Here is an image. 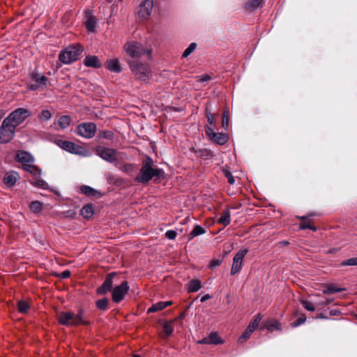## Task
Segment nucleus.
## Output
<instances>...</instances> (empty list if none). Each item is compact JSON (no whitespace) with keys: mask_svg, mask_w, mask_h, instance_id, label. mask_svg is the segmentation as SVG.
Wrapping results in <instances>:
<instances>
[{"mask_svg":"<svg viewBox=\"0 0 357 357\" xmlns=\"http://www.w3.org/2000/svg\"><path fill=\"white\" fill-rule=\"evenodd\" d=\"M153 161L152 158L147 156L143 160L139 174L135 178V181L143 184L148 183L152 178H155V181H159L164 176V172L159 168L153 167Z\"/></svg>","mask_w":357,"mask_h":357,"instance_id":"1","label":"nucleus"},{"mask_svg":"<svg viewBox=\"0 0 357 357\" xmlns=\"http://www.w3.org/2000/svg\"><path fill=\"white\" fill-rule=\"evenodd\" d=\"M58 320L60 324L67 326H76L79 325L88 326L90 321L83 309L79 308L75 314L71 311H63L59 314Z\"/></svg>","mask_w":357,"mask_h":357,"instance_id":"2","label":"nucleus"},{"mask_svg":"<svg viewBox=\"0 0 357 357\" xmlns=\"http://www.w3.org/2000/svg\"><path fill=\"white\" fill-rule=\"evenodd\" d=\"M82 52L83 47L79 44L69 45L60 52L59 61L64 64H70L77 61Z\"/></svg>","mask_w":357,"mask_h":357,"instance_id":"3","label":"nucleus"},{"mask_svg":"<svg viewBox=\"0 0 357 357\" xmlns=\"http://www.w3.org/2000/svg\"><path fill=\"white\" fill-rule=\"evenodd\" d=\"M130 70L136 76L137 79L142 81L149 79L151 76L150 67L137 60L130 61L128 62Z\"/></svg>","mask_w":357,"mask_h":357,"instance_id":"4","label":"nucleus"},{"mask_svg":"<svg viewBox=\"0 0 357 357\" xmlns=\"http://www.w3.org/2000/svg\"><path fill=\"white\" fill-rule=\"evenodd\" d=\"M23 169L33 176V178L29 180L31 185L42 189H46L48 187L47 182L40 178L41 169L37 166L31 164H25Z\"/></svg>","mask_w":357,"mask_h":357,"instance_id":"5","label":"nucleus"},{"mask_svg":"<svg viewBox=\"0 0 357 357\" xmlns=\"http://www.w3.org/2000/svg\"><path fill=\"white\" fill-rule=\"evenodd\" d=\"M31 115V112L25 108H17L12 112L6 119L9 123L17 128L25 119Z\"/></svg>","mask_w":357,"mask_h":357,"instance_id":"6","label":"nucleus"},{"mask_svg":"<svg viewBox=\"0 0 357 357\" xmlns=\"http://www.w3.org/2000/svg\"><path fill=\"white\" fill-rule=\"evenodd\" d=\"M124 50L127 54L132 58L139 57L146 53L150 56L151 54V50H146L142 44L135 41L126 43L124 45Z\"/></svg>","mask_w":357,"mask_h":357,"instance_id":"7","label":"nucleus"},{"mask_svg":"<svg viewBox=\"0 0 357 357\" xmlns=\"http://www.w3.org/2000/svg\"><path fill=\"white\" fill-rule=\"evenodd\" d=\"M16 128L4 119L0 127V143L6 144L14 137Z\"/></svg>","mask_w":357,"mask_h":357,"instance_id":"8","label":"nucleus"},{"mask_svg":"<svg viewBox=\"0 0 357 357\" xmlns=\"http://www.w3.org/2000/svg\"><path fill=\"white\" fill-rule=\"evenodd\" d=\"M96 153L108 162L114 163L117 161V151L116 149L98 146L96 148Z\"/></svg>","mask_w":357,"mask_h":357,"instance_id":"9","label":"nucleus"},{"mask_svg":"<svg viewBox=\"0 0 357 357\" xmlns=\"http://www.w3.org/2000/svg\"><path fill=\"white\" fill-rule=\"evenodd\" d=\"M56 144L59 147L69 153L79 155H85L84 153L86 152V150L82 146H79L74 142L66 140L58 139L56 141Z\"/></svg>","mask_w":357,"mask_h":357,"instance_id":"10","label":"nucleus"},{"mask_svg":"<svg viewBox=\"0 0 357 357\" xmlns=\"http://www.w3.org/2000/svg\"><path fill=\"white\" fill-rule=\"evenodd\" d=\"M77 134L86 139L93 138L96 132V125L92 122L82 123L77 126Z\"/></svg>","mask_w":357,"mask_h":357,"instance_id":"11","label":"nucleus"},{"mask_svg":"<svg viewBox=\"0 0 357 357\" xmlns=\"http://www.w3.org/2000/svg\"><path fill=\"white\" fill-rule=\"evenodd\" d=\"M129 289L130 287L127 281L115 286L112 291V301L116 303H120L123 300Z\"/></svg>","mask_w":357,"mask_h":357,"instance_id":"12","label":"nucleus"},{"mask_svg":"<svg viewBox=\"0 0 357 357\" xmlns=\"http://www.w3.org/2000/svg\"><path fill=\"white\" fill-rule=\"evenodd\" d=\"M153 7V0H142L137 11L139 17L147 20L151 14Z\"/></svg>","mask_w":357,"mask_h":357,"instance_id":"13","label":"nucleus"},{"mask_svg":"<svg viewBox=\"0 0 357 357\" xmlns=\"http://www.w3.org/2000/svg\"><path fill=\"white\" fill-rule=\"evenodd\" d=\"M248 252V250L247 249L240 250L235 255L233 259V264L231 268V275H235L241 271L242 268L243 260Z\"/></svg>","mask_w":357,"mask_h":357,"instance_id":"14","label":"nucleus"},{"mask_svg":"<svg viewBox=\"0 0 357 357\" xmlns=\"http://www.w3.org/2000/svg\"><path fill=\"white\" fill-rule=\"evenodd\" d=\"M116 275L115 272L109 273L103 283L97 289L96 293L100 295H105L107 292L112 291L113 278Z\"/></svg>","mask_w":357,"mask_h":357,"instance_id":"15","label":"nucleus"},{"mask_svg":"<svg viewBox=\"0 0 357 357\" xmlns=\"http://www.w3.org/2000/svg\"><path fill=\"white\" fill-rule=\"evenodd\" d=\"M19 174L15 171L6 172L3 176V183L8 187L13 186L19 179Z\"/></svg>","mask_w":357,"mask_h":357,"instance_id":"16","label":"nucleus"},{"mask_svg":"<svg viewBox=\"0 0 357 357\" xmlns=\"http://www.w3.org/2000/svg\"><path fill=\"white\" fill-rule=\"evenodd\" d=\"M16 160L22 164L24 167L25 164H30L33 161V158L31 154L24 151H19L16 155Z\"/></svg>","mask_w":357,"mask_h":357,"instance_id":"17","label":"nucleus"},{"mask_svg":"<svg viewBox=\"0 0 357 357\" xmlns=\"http://www.w3.org/2000/svg\"><path fill=\"white\" fill-rule=\"evenodd\" d=\"M199 344H219L222 343V339L219 337L218 334L215 332L211 333L208 337L203 338L198 342Z\"/></svg>","mask_w":357,"mask_h":357,"instance_id":"18","label":"nucleus"},{"mask_svg":"<svg viewBox=\"0 0 357 357\" xmlns=\"http://www.w3.org/2000/svg\"><path fill=\"white\" fill-rule=\"evenodd\" d=\"M84 64L87 67L99 68L101 67V63L96 56L89 55L85 57L83 61Z\"/></svg>","mask_w":357,"mask_h":357,"instance_id":"19","label":"nucleus"},{"mask_svg":"<svg viewBox=\"0 0 357 357\" xmlns=\"http://www.w3.org/2000/svg\"><path fill=\"white\" fill-rule=\"evenodd\" d=\"M31 79L36 83L38 84L41 88L44 89L47 86V77L43 75H40L38 73H33L31 74Z\"/></svg>","mask_w":357,"mask_h":357,"instance_id":"20","label":"nucleus"},{"mask_svg":"<svg viewBox=\"0 0 357 357\" xmlns=\"http://www.w3.org/2000/svg\"><path fill=\"white\" fill-rule=\"evenodd\" d=\"M172 304V301H160V302H158L155 304H153L151 305V307H149L148 309V311L147 312L148 313H153V312H158V311H160L163 309H165V307L171 305Z\"/></svg>","mask_w":357,"mask_h":357,"instance_id":"21","label":"nucleus"},{"mask_svg":"<svg viewBox=\"0 0 357 357\" xmlns=\"http://www.w3.org/2000/svg\"><path fill=\"white\" fill-rule=\"evenodd\" d=\"M80 190L82 193L88 197H100L101 196V193L99 191L88 185H82Z\"/></svg>","mask_w":357,"mask_h":357,"instance_id":"22","label":"nucleus"},{"mask_svg":"<svg viewBox=\"0 0 357 357\" xmlns=\"http://www.w3.org/2000/svg\"><path fill=\"white\" fill-rule=\"evenodd\" d=\"M231 222V215L229 209H225L221 213L220 217L218 219V223L226 227Z\"/></svg>","mask_w":357,"mask_h":357,"instance_id":"23","label":"nucleus"},{"mask_svg":"<svg viewBox=\"0 0 357 357\" xmlns=\"http://www.w3.org/2000/svg\"><path fill=\"white\" fill-rule=\"evenodd\" d=\"M106 67L108 70L114 73H120L122 70L119 61L117 59L107 61Z\"/></svg>","mask_w":357,"mask_h":357,"instance_id":"24","label":"nucleus"},{"mask_svg":"<svg viewBox=\"0 0 357 357\" xmlns=\"http://www.w3.org/2000/svg\"><path fill=\"white\" fill-rule=\"evenodd\" d=\"M211 141L220 145H223L228 141V136L226 134L221 132H216L211 139Z\"/></svg>","mask_w":357,"mask_h":357,"instance_id":"25","label":"nucleus"},{"mask_svg":"<svg viewBox=\"0 0 357 357\" xmlns=\"http://www.w3.org/2000/svg\"><path fill=\"white\" fill-rule=\"evenodd\" d=\"M263 4V0H249L245 5V8L248 11H253L261 7Z\"/></svg>","mask_w":357,"mask_h":357,"instance_id":"26","label":"nucleus"},{"mask_svg":"<svg viewBox=\"0 0 357 357\" xmlns=\"http://www.w3.org/2000/svg\"><path fill=\"white\" fill-rule=\"evenodd\" d=\"M82 216L86 219H89L93 215V208L92 204H87L82 207L80 211Z\"/></svg>","mask_w":357,"mask_h":357,"instance_id":"27","label":"nucleus"},{"mask_svg":"<svg viewBox=\"0 0 357 357\" xmlns=\"http://www.w3.org/2000/svg\"><path fill=\"white\" fill-rule=\"evenodd\" d=\"M202 288V283L199 280H192L188 283V291L196 292Z\"/></svg>","mask_w":357,"mask_h":357,"instance_id":"28","label":"nucleus"},{"mask_svg":"<svg viewBox=\"0 0 357 357\" xmlns=\"http://www.w3.org/2000/svg\"><path fill=\"white\" fill-rule=\"evenodd\" d=\"M71 119L68 115H63L59 117L58 120V124L62 129H65L68 127L70 124Z\"/></svg>","mask_w":357,"mask_h":357,"instance_id":"29","label":"nucleus"},{"mask_svg":"<svg viewBox=\"0 0 357 357\" xmlns=\"http://www.w3.org/2000/svg\"><path fill=\"white\" fill-rule=\"evenodd\" d=\"M343 290H344V289L337 287L335 284H328L323 289V293L324 294H330L341 292Z\"/></svg>","mask_w":357,"mask_h":357,"instance_id":"30","label":"nucleus"},{"mask_svg":"<svg viewBox=\"0 0 357 357\" xmlns=\"http://www.w3.org/2000/svg\"><path fill=\"white\" fill-rule=\"evenodd\" d=\"M262 319V316L260 313H258L255 316H254L253 319L248 326L249 328L252 329L254 331L259 326V324L260 323L261 320Z\"/></svg>","mask_w":357,"mask_h":357,"instance_id":"31","label":"nucleus"},{"mask_svg":"<svg viewBox=\"0 0 357 357\" xmlns=\"http://www.w3.org/2000/svg\"><path fill=\"white\" fill-rule=\"evenodd\" d=\"M29 208L32 212L38 213L43 209V203L39 201H33L30 203Z\"/></svg>","mask_w":357,"mask_h":357,"instance_id":"32","label":"nucleus"},{"mask_svg":"<svg viewBox=\"0 0 357 357\" xmlns=\"http://www.w3.org/2000/svg\"><path fill=\"white\" fill-rule=\"evenodd\" d=\"M254 332L252 329L249 328L248 326L244 331L243 334L238 337V342L243 343L245 342L251 335V334Z\"/></svg>","mask_w":357,"mask_h":357,"instance_id":"33","label":"nucleus"},{"mask_svg":"<svg viewBox=\"0 0 357 357\" xmlns=\"http://www.w3.org/2000/svg\"><path fill=\"white\" fill-rule=\"evenodd\" d=\"M206 230L200 225H196L190 234V238H194L199 235L203 234Z\"/></svg>","mask_w":357,"mask_h":357,"instance_id":"34","label":"nucleus"},{"mask_svg":"<svg viewBox=\"0 0 357 357\" xmlns=\"http://www.w3.org/2000/svg\"><path fill=\"white\" fill-rule=\"evenodd\" d=\"M108 299L106 298L98 300L96 303V307L100 310L105 311L108 307Z\"/></svg>","mask_w":357,"mask_h":357,"instance_id":"35","label":"nucleus"},{"mask_svg":"<svg viewBox=\"0 0 357 357\" xmlns=\"http://www.w3.org/2000/svg\"><path fill=\"white\" fill-rule=\"evenodd\" d=\"M173 322V321H170L165 322L163 324V330L167 337L170 336L174 331V328L172 326Z\"/></svg>","mask_w":357,"mask_h":357,"instance_id":"36","label":"nucleus"},{"mask_svg":"<svg viewBox=\"0 0 357 357\" xmlns=\"http://www.w3.org/2000/svg\"><path fill=\"white\" fill-rule=\"evenodd\" d=\"M311 220L309 219L307 220H305V222H301L299 225V229H310L314 231H317V227L311 224Z\"/></svg>","mask_w":357,"mask_h":357,"instance_id":"37","label":"nucleus"},{"mask_svg":"<svg viewBox=\"0 0 357 357\" xmlns=\"http://www.w3.org/2000/svg\"><path fill=\"white\" fill-rule=\"evenodd\" d=\"M29 309V305L24 301H20L17 303V310L21 313H26L28 310Z\"/></svg>","mask_w":357,"mask_h":357,"instance_id":"38","label":"nucleus"},{"mask_svg":"<svg viewBox=\"0 0 357 357\" xmlns=\"http://www.w3.org/2000/svg\"><path fill=\"white\" fill-rule=\"evenodd\" d=\"M197 44L195 43H192L187 49L183 52L182 54V57L186 58L188 57L190 54H192L196 49Z\"/></svg>","mask_w":357,"mask_h":357,"instance_id":"39","label":"nucleus"},{"mask_svg":"<svg viewBox=\"0 0 357 357\" xmlns=\"http://www.w3.org/2000/svg\"><path fill=\"white\" fill-rule=\"evenodd\" d=\"M86 27L89 31H93L96 27V22L93 17H89L86 22Z\"/></svg>","mask_w":357,"mask_h":357,"instance_id":"40","label":"nucleus"},{"mask_svg":"<svg viewBox=\"0 0 357 357\" xmlns=\"http://www.w3.org/2000/svg\"><path fill=\"white\" fill-rule=\"evenodd\" d=\"M306 321V317L305 314H302L295 321L291 323V326L293 328L298 327V326L304 324Z\"/></svg>","mask_w":357,"mask_h":357,"instance_id":"41","label":"nucleus"},{"mask_svg":"<svg viewBox=\"0 0 357 357\" xmlns=\"http://www.w3.org/2000/svg\"><path fill=\"white\" fill-rule=\"evenodd\" d=\"M342 266H357V257H353L342 261Z\"/></svg>","mask_w":357,"mask_h":357,"instance_id":"42","label":"nucleus"},{"mask_svg":"<svg viewBox=\"0 0 357 357\" xmlns=\"http://www.w3.org/2000/svg\"><path fill=\"white\" fill-rule=\"evenodd\" d=\"M52 117V114L49 110H43L39 115L40 119H41L43 121H46L49 119H50Z\"/></svg>","mask_w":357,"mask_h":357,"instance_id":"43","label":"nucleus"},{"mask_svg":"<svg viewBox=\"0 0 357 357\" xmlns=\"http://www.w3.org/2000/svg\"><path fill=\"white\" fill-rule=\"evenodd\" d=\"M222 126L223 128L227 130L229 127V116L228 112L225 111L222 114Z\"/></svg>","mask_w":357,"mask_h":357,"instance_id":"44","label":"nucleus"},{"mask_svg":"<svg viewBox=\"0 0 357 357\" xmlns=\"http://www.w3.org/2000/svg\"><path fill=\"white\" fill-rule=\"evenodd\" d=\"M301 304L308 311L313 312L315 310L314 305L309 301H302Z\"/></svg>","mask_w":357,"mask_h":357,"instance_id":"45","label":"nucleus"},{"mask_svg":"<svg viewBox=\"0 0 357 357\" xmlns=\"http://www.w3.org/2000/svg\"><path fill=\"white\" fill-rule=\"evenodd\" d=\"M279 326H280V324H279L278 321H270L266 325V328L269 331H273L274 329H278L279 328Z\"/></svg>","mask_w":357,"mask_h":357,"instance_id":"46","label":"nucleus"},{"mask_svg":"<svg viewBox=\"0 0 357 357\" xmlns=\"http://www.w3.org/2000/svg\"><path fill=\"white\" fill-rule=\"evenodd\" d=\"M195 153H198L200 156L211 157L213 156V153L211 151L206 149H199L196 151Z\"/></svg>","mask_w":357,"mask_h":357,"instance_id":"47","label":"nucleus"},{"mask_svg":"<svg viewBox=\"0 0 357 357\" xmlns=\"http://www.w3.org/2000/svg\"><path fill=\"white\" fill-rule=\"evenodd\" d=\"M177 233L174 230H168L165 233V236L168 239L174 240L176 237Z\"/></svg>","mask_w":357,"mask_h":357,"instance_id":"48","label":"nucleus"},{"mask_svg":"<svg viewBox=\"0 0 357 357\" xmlns=\"http://www.w3.org/2000/svg\"><path fill=\"white\" fill-rule=\"evenodd\" d=\"M102 137L105 139H112L114 137V134L110 130H105L102 132Z\"/></svg>","mask_w":357,"mask_h":357,"instance_id":"49","label":"nucleus"},{"mask_svg":"<svg viewBox=\"0 0 357 357\" xmlns=\"http://www.w3.org/2000/svg\"><path fill=\"white\" fill-rule=\"evenodd\" d=\"M206 133L211 139L212 137H213V135H215L216 132L213 131V130L208 126L206 127Z\"/></svg>","mask_w":357,"mask_h":357,"instance_id":"50","label":"nucleus"},{"mask_svg":"<svg viewBox=\"0 0 357 357\" xmlns=\"http://www.w3.org/2000/svg\"><path fill=\"white\" fill-rule=\"evenodd\" d=\"M221 264V261L219 259H213L210 263V268H213L220 266Z\"/></svg>","mask_w":357,"mask_h":357,"instance_id":"51","label":"nucleus"},{"mask_svg":"<svg viewBox=\"0 0 357 357\" xmlns=\"http://www.w3.org/2000/svg\"><path fill=\"white\" fill-rule=\"evenodd\" d=\"M329 314L331 316H340L342 312L339 309H331L329 310Z\"/></svg>","mask_w":357,"mask_h":357,"instance_id":"52","label":"nucleus"},{"mask_svg":"<svg viewBox=\"0 0 357 357\" xmlns=\"http://www.w3.org/2000/svg\"><path fill=\"white\" fill-rule=\"evenodd\" d=\"M133 165H131V164H126L123 167V169L125 172H127V173H129L130 172H132L133 170Z\"/></svg>","mask_w":357,"mask_h":357,"instance_id":"53","label":"nucleus"},{"mask_svg":"<svg viewBox=\"0 0 357 357\" xmlns=\"http://www.w3.org/2000/svg\"><path fill=\"white\" fill-rule=\"evenodd\" d=\"M206 117H207V121H208V123L212 126L214 123L213 114L207 112Z\"/></svg>","mask_w":357,"mask_h":357,"instance_id":"54","label":"nucleus"},{"mask_svg":"<svg viewBox=\"0 0 357 357\" xmlns=\"http://www.w3.org/2000/svg\"><path fill=\"white\" fill-rule=\"evenodd\" d=\"M39 88H41V86L36 82L34 84H29V89L30 90L36 91V90L38 89Z\"/></svg>","mask_w":357,"mask_h":357,"instance_id":"55","label":"nucleus"},{"mask_svg":"<svg viewBox=\"0 0 357 357\" xmlns=\"http://www.w3.org/2000/svg\"><path fill=\"white\" fill-rule=\"evenodd\" d=\"M70 275V271L68 270H66L64 271H63L61 274H60V277L61 278H69Z\"/></svg>","mask_w":357,"mask_h":357,"instance_id":"56","label":"nucleus"},{"mask_svg":"<svg viewBox=\"0 0 357 357\" xmlns=\"http://www.w3.org/2000/svg\"><path fill=\"white\" fill-rule=\"evenodd\" d=\"M333 302V299L326 298L319 303V305L326 306Z\"/></svg>","mask_w":357,"mask_h":357,"instance_id":"57","label":"nucleus"},{"mask_svg":"<svg viewBox=\"0 0 357 357\" xmlns=\"http://www.w3.org/2000/svg\"><path fill=\"white\" fill-rule=\"evenodd\" d=\"M211 76H209L208 75H204L201 77V78L199 79V81L201 82H204L211 80Z\"/></svg>","mask_w":357,"mask_h":357,"instance_id":"58","label":"nucleus"},{"mask_svg":"<svg viewBox=\"0 0 357 357\" xmlns=\"http://www.w3.org/2000/svg\"><path fill=\"white\" fill-rule=\"evenodd\" d=\"M185 312H181V314L177 317H176V318L173 320V321L174 322V321H178V320H182V319H183L185 318Z\"/></svg>","mask_w":357,"mask_h":357,"instance_id":"59","label":"nucleus"},{"mask_svg":"<svg viewBox=\"0 0 357 357\" xmlns=\"http://www.w3.org/2000/svg\"><path fill=\"white\" fill-rule=\"evenodd\" d=\"M314 215V214H312H312H310V215H308L298 216V217H297V218H298V219L301 220H302V222H305V220H309V219H310V218H309V217H310V216H313Z\"/></svg>","mask_w":357,"mask_h":357,"instance_id":"60","label":"nucleus"},{"mask_svg":"<svg viewBox=\"0 0 357 357\" xmlns=\"http://www.w3.org/2000/svg\"><path fill=\"white\" fill-rule=\"evenodd\" d=\"M316 319H328V317H327L323 313H319V314L317 315Z\"/></svg>","mask_w":357,"mask_h":357,"instance_id":"61","label":"nucleus"},{"mask_svg":"<svg viewBox=\"0 0 357 357\" xmlns=\"http://www.w3.org/2000/svg\"><path fill=\"white\" fill-rule=\"evenodd\" d=\"M210 298H211V296H210L208 294H206V295L203 296L201 298L200 301H201L202 303L205 302L206 300L209 299Z\"/></svg>","mask_w":357,"mask_h":357,"instance_id":"62","label":"nucleus"},{"mask_svg":"<svg viewBox=\"0 0 357 357\" xmlns=\"http://www.w3.org/2000/svg\"><path fill=\"white\" fill-rule=\"evenodd\" d=\"M228 183L231 185H233L235 183V179L233 176H230L229 178H227Z\"/></svg>","mask_w":357,"mask_h":357,"instance_id":"63","label":"nucleus"},{"mask_svg":"<svg viewBox=\"0 0 357 357\" xmlns=\"http://www.w3.org/2000/svg\"><path fill=\"white\" fill-rule=\"evenodd\" d=\"M225 176L228 178H229L230 176H232V174L229 171H226L225 172Z\"/></svg>","mask_w":357,"mask_h":357,"instance_id":"64","label":"nucleus"}]
</instances>
